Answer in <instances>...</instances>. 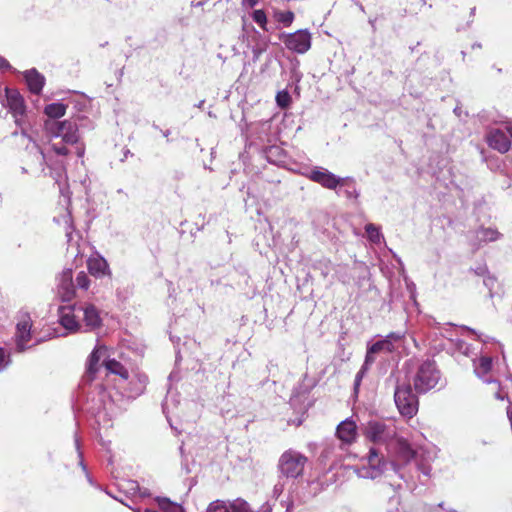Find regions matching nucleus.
Returning a JSON list of instances; mask_svg holds the SVG:
<instances>
[{"instance_id": "obj_17", "label": "nucleus", "mask_w": 512, "mask_h": 512, "mask_svg": "<svg viewBox=\"0 0 512 512\" xmlns=\"http://www.w3.org/2000/svg\"><path fill=\"white\" fill-rule=\"evenodd\" d=\"M83 312V321L89 330H95L101 327L102 319L98 309L93 304L86 305L83 309Z\"/></svg>"}, {"instance_id": "obj_28", "label": "nucleus", "mask_w": 512, "mask_h": 512, "mask_svg": "<svg viewBox=\"0 0 512 512\" xmlns=\"http://www.w3.org/2000/svg\"><path fill=\"white\" fill-rule=\"evenodd\" d=\"M158 506L165 512H177L178 506L171 502L168 498L159 497L157 499Z\"/></svg>"}, {"instance_id": "obj_11", "label": "nucleus", "mask_w": 512, "mask_h": 512, "mask_svg": "<svg viewBox=\"0 0 512 512\" xmlns=\"http://www.w3.org/2000/svg\"><path fill=\"white\" fill-rule=\"evenodd\" d=\"M58 294L64 302H69L75 297L73 272L71 269H66L62 272L58 285Z\"/></svg>"}, {"instance_id": "obj_20", "label": "nucleus", "mask_w": 512, "mask_h": 512, "mask_svg": "<svg viewBox=\"0 0 512 512\" xmlns=\"http://www.w3.org/2000/svg\"><path fill=\"white\" fill-rule=\"evenodd\" d=\"M106 346H97L94 348L88 359L87 374L93 379L99 371V361L106 354Z\"/></svg>"}, {"instance_id": "obj_38", "label": "nucleus", "mask_w": 512, "mask_h": 512, "mask_svg": "<svg viewBox=\"0 0 512 512\" xmlns=\"http://www.w3.org/2000/svg\"><path fill=\"white\" fill-rule=\"evenodd\" d=\"M11 65L6 58L0 55V69H10Z\"/></svg>"}, {"instance_id": "obj_19", "label": "nucleus", "mask_w": 512, "mask_h": 512, "mask_svg": "<svg viewBox=\"0 0 512 512\" xmlns=\"http://www.w3.org/2000/svg\"><path fill=\"white\" fill-rule=\"evenodd\" d=\"M60 128V137L63 142L67 144H75L79 136L77 134V126L75 123L65 120L61 122V125H57Z\"/></svg>"}, {"instance_id": "obj_29", "label": "nucleus", "mask_w": 512, "mask_h": 512, "mask_svg": "<svg viewBox=\"0 0 512 512\" xmlns=\"http://www.w3.org/2000/svg\"><path fill=\"white\" fill-rule=\"evenodd\" d=\"M252 18L263 30L267 31V16L264 10H254Z\"/></svg>"}, {"instance_id": "obj_13", "label": "nucleus", "mask_w": 512, "mask_h": 512, "mask_svg": "<svg viewBox=\"0 0 512 512\" xmlns=\"http://www.w3.org/2000/svg\"><path fill=\"white\" fill-rule=\"evenodd\" d=\"M87 270L89 274L96 278L111 274L107 261L101 256L90 257L87 260Z\"/></svg>"}, {"instance_id": "obj_15", "label": "nucleus", "mask_w": 512, "mask_h": 512, "mask_svg": "<svg viewBox=\"0 0 512 512\" xmlns=\"http://www.w3.org/2000/svg\"><path fill=\"white\" fill-rule=\"evenodd\" d=\"M401 335L396 333H390L386 336L385 339L375 342L370 346V352L381 353H391L395 351L396 347L394 345L395 342H399L401 340Z\"/></svg>"}, {"instance_id": "obj_12", "label": "nucleus", "mask_w": 512, "mask_h": 512, "mask_svg": "<svg viewBox=\"0 0 512 512\" xmlns=\"http://www.w3.org/2000/svg\"><path fill=\"white\" fill-rule=\"evenodd\" d=\"M487 143L489 147L500 153H506L511 146L510 138L505 132L499 129H494L489 132L487 135Z\"/></svg>"}, {"instance_id": "obj_24", "label": "nucleus", "mask_w": 512, "mask_h": 512, "mask_svg": "<svg viewBox=\"0 0 512 512\" xmlns=\"http://www.w3.org/2000/svg\"><path fill=\"white\" fill-rule=\"evenodd\" d=\"M228 512H253L249 503L242 499L237 498L229 501Z\"/></svg>"}, {"instance_id": "obj_1", "label": "nucleus", "mask_w": 512, "mask_h": 512, "mask_svg": "<svg viewBox=\"0 0 512 512\" xmlns=\"http://www.w3.org/2000/svg\"><path fill=\"white\" fill-rule=\"evenodd\" d=\"M441 380V372L434 360L421 362L411 378V383L417 393L423 394L436 388Z\"/></svg>"}, {"instance_id": "obj_18", "label": "nucleus", "mask_w": 512, "mask_h": 512, "mask_svg": "<svg viewBox=\"0 0 512 512\" xmlns=\"http://www.w3.org/2000/svg\"><path fill=\"white\" fill-rule=\"evenodd\" d=\"M59 316H60V324L67 330L70 331H78L80 328V324L76 320L75 315L73 314L72 307H60L59 308Z\"/></svg>"}, {"instance_id": "obj_10", "label": "nucleus", "mask_w": 512, "mask_h": 512, "mask_svg": "<svg viewBox=\"0 0 512 512\" xmlns=\"http://www.w3.org/2000/svg\"><path fill=\"white\" fill-rule=\"evenodd\" d=\"M336 437L343 445H352L358 437L357 425L354 421L346 419L342 421L336 428Z\"/></svg>"}, {"instance_id": "obj_14", "label": "nucleus", "mask_w": 512, "mask_h": 512, "mask_svg": "<svg viewBox=\"0 0 512 512\" xmlns=\"http://www.w3.org/2000/svg\"><path fill=\"white\" fill-rule=\"evenodd\" d=\"M368 466L371 469L370 476L372 478H376L380 476L386 467V461L384 458L378 453L377 449L371 448L368 453Z\"/></svg>"}, {"instance_id": "obj_22", "label": "nucleus", "mask_w": 512, "mask_h": 512, "mask_svg": "<svg viewBox=\"0 0 512 512\" xmlns=\"http://www.w3.org/2000/svg\"><path fill=\"white\" fill-rule=\"evenodd\" d=\"M104 366L111 374L118 375L124 380L129 378L128 370L124 367V365L115 359L104 361Z\"/></svg>"}, {"instance_id": "obj_36", "label": "nucleus", "mask_w": 512, "mask_h": 512, "mask_svg": "<svg viewBox=\"0 0 512 512\" xmlns=\"http://www.w3.org/2000/svg\"><path fill=\"white\" fill-rule=\"evenodd\" d=\"M375 354H377V353L370 352V347L367 349V353H366V357H365V364H364L365 367L367 365L372 364L375 361V357H374Z\"/></svg>"}, {"instance_id": "obj_33", "label": "nucleus", "mask_w": 512, "mask_h": 512, "mask_svg": "<svg viewBox=\"0 0 512 512\" xmlns=\"http://www.w3.org/2000/svg\"><path fill=\"white\" fill-rule=\"evenodd\" d=\"M62 121H46L45 122V128L46 130L55 137H60V128L57 125H61Z\"/></svg>"}, {"instance_id": "obj_7", "label": "nucleus", "mask_w": 512, "mask_h": 512, "mask_svg": "<svg viewBox=\"0 0 512 512\" xmlns=\"http://www.w3.org/2000/svg\"><path fill=\"white\" fill-rule=\"evenodd\" d=\"M7 107L15 118V123L21 125L22 118L26 112V105L23 96L15 89H5Z\"/></svg>"}, {"instance_id": "obj_21", "label": "nucleus", "mask_w": 512, "mask_h": 512, "mask_svg": "<svg viewBox=\"0 0 512 512\" xmlns=\"http://www.w3.org/2000/svg\"><path fill=\"white\" fill-rule=\"evenodd\" d=\"M396 453L399 460H401L403 463H409L416 456V451L404 438L397 439Z\"/></svg>"}, {"instance_id": "obj_39", "label": "nucleus", "mask_w": 512, "mask_h": 512, "mask_svg": "<svg viewBox=\"0 0 512 512\" xmlns=\"http://www.w3.org/2000/svg\"><path fill=\"white\" fill-rule=\"evenodd\" d=\"M246 3L249 7L253 8L254 6L257 5L258 3V0H246Z\"/></svg>"}, {"instance_id": "obj_3", "label": "nucleus", "mask_w": 512, "mask_h": 512, "mask_svg": "<svg viewBox=\"0 0 512 512\" xmlns=\"http://www.w3.org/2000/svg\"><path fill=\"white\" fill-rule=\"evenodd\" d=\"M394 401L401 416L411 419L417 414L419 399L413 393L410 382L396 387Z\"/></svg>"}, {"instance_id": "obj_26", "label": "nucleus", "mask_w": 512, "mask_h": 512, "mask_svg": "<svg viewBox=\"0 0 512 512\" xmlns=\"http://www.w3.org/2000/svg\"><path fill=\"white\" fill-rule=\"evenodd\" d=\"M291 96L287 90L279 91L276 95V103L281 109H286L291 104Z\"/></svg>"}, {"instance_id": "obj_32", "label": "nucleus", "mask_w": 512, "mask_h": 512, "mask_svg": "<svg viewBox=\"0 0 512 512\" xmlns=\"http://www.w3.org/2000/svg\"><path fill=\"white\" fill-rule=\"evenodd\" d=\"M31 153L34 156L35 162L37 164H39L40 166H42L45 162V155H44L43 151L41 150V148L39 147V145L35 142H33V144H32Z\"/></svg>"}, {"instance_id": "obj_30", "label": "nucleus", "mask_w": 512, "mask_h": 512, "mask_svg": "<svg viewBox=\"0 0 512 512\" xmlns=\"http://www.w3.org/2000/svg\"><path fill=\"white\" fill-rule=\"evenodd\" d=\"M365 231L367 233L368 238L374 242L378 243L380 241V231L379 229L372 223H369L365 226Z\"/></svg>"}, {"instance_id": "obj_35", "label": "nucleus", "mask_w": 512, "mask_h": 512, "mask_svg": "<svg viewBox=\"0 0 512 512\" xmlns=\"http://www.w3.org/2000/svg\"><path fill=\"white\" fill-rule=\"evenodd\" d=\"M9 363V358L5 354L4 349L0 347V371L3 370Z\"/></svg>"}, {"instance_id": "obj_6", "label": "nucleus", "mask_w": 512, "mask_h": 512, "mask_svg": "<svg viewBox=\"0 0 512 512\" xmlns=\"http://www.w3.org/2000/svg\"><path fill=\"white\" fill-rule=\"evenodd\" d=\"M309 180L320 184L322 187L330 190L336 189L338 186L345 184V179L338 178L327 169L315 167L305 175Z\"/></svg>"}, {"instance_id": "obj_16", "label": "nucleus", "mask_w": 512, "mask_h": 512, "mask_svg": "<svg viewBox=\"0 0 512 512\" xmlns=\"http://www.w3.org/2000/svg\"><path fill=\"white\" fill-rule=\"evenodd\" d=\"M24 78L31 93L36 95L41 93L45 83L43 75H41L36 69H30L24 73Z\"/></svg>"}, {"instance_id": "obj_9", "label": "nucleus", "mask_w": 512, "mask_h": 512, "mask_svg": "<svg viewBox=\"0 0 512 512\" xmlns=\"http://www.w3.org/2000/svg\"><path fill=\"white\" fill-rule=\"evenodd\" d=\"M31 328L32 320L28 313L20 315L18 323L16 325V346L19 352H23L26 349V344L31 339Z\"/></svg>"}, {"instance_id": "obj_4", "label": "nucleus", "mask_w": 512, "mask_h": 512, "mask_svg": "<svg viewBox=\"0 0 512 512\" xmlns=\"http://www.w3.org/2000/svg\"><path fill=\"white\" fill-rule=\"evenodd\" d=\"M288 50L298 54L306 53L311 47V34L307 29L297 30L294 33L280 36Z\"/></svg>"}, {"instance_id": "obj_34", "label": "nucleus", "mask_w": 512, "mask_h": 512, "mask_svg": "<svg viewBox=\"0 0 512 512\" xmlns=\"http://www.w3.org/2000/svg\"><path fill=\"white\" fill-rule=\"evenodd\" d=\"M51 148L57 155L66 156L69 154V149L64 144L53 143Z\"/></svg>"}, {"instance_id": "obj_8", "label": "nucleus", "mask_w": 512, "mask_h": 512, "mask_svg": "<svg viewBox=\"0 0 512 512\" xmlns=\"http://www.w3.org/2000/svg\"><path fill=\"white\" fill-rule=\"evenodd\" d=\"M493 366V359L490 356H480L475 365V374L483 379L484 382L493 385L494 395L496 399H503L504 397L500 392V382L497 380H489L486 376L491 372Z\"/></svg>"}, {"instance_id": "obj_25", "label": "nucleus", "mask_w": 512, "mask_h": 512, "mask_svg": "<svg viewBox=\"0 0 512 512\" xmlns=\"http://www.w3.org/2000/svg\"><path fill=\"white\" fill-rule=\"evenodd\" d=\"M275 18L279 23L289 27L293 23L295 15L292 11H280L275 13Z\"/></svg>"}, {"instance_id": "obj_5", "label": "nucleus", "mask_w": 512, "mask_h": 512, "mask_svg": "<svg viewBox=\"0 0 512 512\" xmlns=\"http://www.w3.org/2000/svg\"><path fill=\"white\" fill-rule=\"evenodd\" d=\"M364 436L373 443H385L395 436V432L391 430L384 422L369 421L364 428Z\"/></svg>"}, {"instance_id": "obj_2", "label": "nucleus", "mask_w": 512, "mask_h": 512, "mask_svg": "<svg viewBox=\"0 0 512 512\" xmlns=\"http://www.w3.org/2000/svg\"><path fill=\"white\" fill-rule=\"evenodd\" d=\"M308 458L298 451L288 449L283 452L278 461V470L287 478H298L303 475Z\"/></svg>"}, {"instance_id": "obj_23", "label": "nucleus", "mask_w": 512, "mask_h": 512, "mask_svg": "<svg viewBox=\"0 0 512 512\" xmlns=\"http://www.w3.org/2000/svg\"><path fill=\"white\" fill-rule=\"evenodd\" d=\"M66 109L67 106L63 103H51L45 107L44 113L55 121L65 115Z\"/></svg>"}, {"instance_id": "obj_27", "label": "nucleus", "mask_w": 512, "mask_h": 512, "mask_svg": "<svg viewBox=\"0 0 512 512\" xmlns=\"http://www.w3.org/2000/svg\"><path fill=\"white\" fill-rule=\"evenodd\" d=\"M229 501L215 500L211 502L206 512H228Z\"/></svg>"}, {"instance_id": "obj_40", "label": "nucleus", "mask_w": 512, "mask_h": 512, "mask_svg": "<svg viewBox=\"0 0 512 512\" xmlns=\"http://www.w3.org/2000/svg\"><path fill=\"white\" fill-rule=\"evenodd\" d=\"M511 137H512V132H511Z\"/></svg>"}, {"instance_id": "obj_31", "label": "nucleus", "mask_w": 512, "mask_h": 512, "mask_svg": "<svg viewBox=\"0 0 512 512\" xmlns=\"http://www.w3.org/2000/svg\"><path fill=\"white\" fill-rule=\"evenodd\" d=\"M90 283H91V281H90L88 275L84 271H81L77 274L76 285L78 288H80L82 290H88V288L90 287Z\"/></svg>"}, {"instance_id": "obj_37", "label": "nucleus", "mask_w": 512, "mask_h": 512, "mask_svg": "<svg viewBox=\"0 0 512 512\" xmlns=\"http://www.w3.org/2000/svg\"><path fill=\"white\" fill-rule=\"evenodd\" d=\"M366 369H367V368H366L365 366H363V367L361 368V370L357 373V375H356V377H355V389H357V388L359 387V385H360V383H361V381H362V378H363V376H364V373H365Z\"/></svg>"}]
</instances>
